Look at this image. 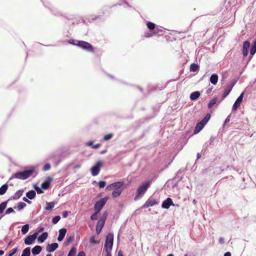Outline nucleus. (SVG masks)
Here are the masks:
<instances>
[{
    "instance_id": "nucleus-1",
    "label": "nucleus",
    "mask_w": 256,
    "mask_h": 256,
    "mask_svg": "<svg viewBox=\"0 0 256 256\" xmlns=\"http://www.w3.org/2000/svg\"><path fill=\"white\" fill-rule=\"evenodd\" d=\"M34 172V168H32L22 172H17L12 175L11 178H16L20 180H26L29 178Z\"/></svg>"
},
{
    "instance_id": "nucleus-2",
    "label": "nucleus",
    "mask_w": 256,
    "mask_h": 256,
    "mask_svg": "<svg viewBox=\"0 0 256 256\" xmlns=\"http://www.w3.org/2000/svg\"><path fill=\"white\" fill-rule=\"evenodd\" d=\"M150 184V182H148L142 183L138 186L136 192V196L134 198V200H136L142 197L147 190Z\"/></svg>"
},
{
    "instance_id": "nucleus-3",
    "label": "nucleus",
    "mask_w": 256,
    "mask_h": 256,
    "mask_svg": "<svg viewBox=\"0 0 256 256\" xmlns=\"http://www.w3.org/2000/svg\"><path fill=\"white\" fill-rule=\"evenodd\" d=\"M76 42H77L75 44V46H76L88 52L92 53L94 52V50L92 46L88 42L83 40H79Z\"/></svg>"
},
{
    "instance_id": "nucleus-4",
    "label": "nucleus",
    "mask_w": 256,
    "mask_h": 256,
    "mask_svg": "<svg viewBox=\"0 0 256 256\" xmlns=\"http://www.w3.org/2000/svg\"><path fill=\"white\" fill-rule=\"evenodd\" d=\"M210 118V114H207L206 116L200 122L198 123L194 130V134L198 133L207 124Z\"/></svg>"
},
{
    "instance_id": "nucleus-5",
    "label": "nucleus",
    "mask_w": 256,
    "mask_h": 256,
    "mask_svg": "<svg viewBox=\"0 0 256 256\" xmlns=\"http://www.w3.org/2000/svg\"><path fill=\"white\" fill-rule=\"evenodd\" d=\"M114 236L113 234L109 233L106 237L104 244V249L106 252H111L113 246Z\"/></svg>"
},
{
    "instance_id": "nucleus-6",
    "label": "nucleus",
    "mask_w": 256,
    "mask_h": 256,
    "mask_svg": "<svg viewBox=\"0 0 256 256\" xmlns=\"http://www.w3.org/2000/svg\"><path fill=\"white\" fill-rule=\"evenodd\" d=\"M107 200L108 198L105 197L96 202L94 206V210L96 213H98L101 210Z\"/></svg>"
},
{
    "instance_id": "nucleus-7",
    "label": "nucleus",
    "mask_w": 256,
    "mask_h": 256,
    "mask_svg": "<svg viewBox=\"0 0 256 256\" xmlns=\"http://www.w3.org/2000/svg\"><path fill=\"white\" fill-rule=\"evenodd\" d=\"M102 166V162L100 160L98 161L96 164L94 166L90 168V171L92 173V176H97L100 170V168Z\"/></svg>"
},
{
    "instance_id": "nucleus-8",
    "label": "nucleus",
    "mask_w": 256,
    "mask_h": 256,
    "mask_svg": "<svg viewBox=\"0 0 256 256\" xmlns=\"http://www.w3.org/2000/svg\"><path fill=\"white\" fill-rule=\"evenodd\" d=\"M106 218V212L104 214L102 217L98 222L96 226V232L98 234H99L104 224Z\"/></svg>"
},
{
    "instance_id": "nucleus-9",
    "label": "nucleus",
    "mask_w": 256,
    "mask_h": 256,
    "mask_svg": "<svg viewBox=\"0 0 256 256\" xmlns=\"http://www.w3.org/2000/svg\"><path fill=\"white\" fill-rule=\"evenodd\" d=\"M38 235V232H34L32 235H30L28 236L24 239V243L26 245H30L32 244L34 241L36 239Z\"/></svg>"
},
{
    "instance_id": "nucleus-10",
    "label": "nucleus",
    "mask_w": 256,
    "mask_h": 256,
    "mask_svg": "<svg viewBox=\"0 0 256 256\" xmlns=\"http://www.w3.org/2000/svg\"><path fill=\"white\" fill-rule=\"evenodd\" d=\"M244 95V92H242L240 95L238 97V98L236 99V101L234 103L233 106H232V110H236L238 108V107L240 106L241 102L242 101L243 97Z\"/></svg>"
},
{
    "instance_id": "nucleus-11",
    "label": "nucleus",
    "mask_w": 256,
    "mask_h": 256,
    "mask_svg": "<svg viewBox=\"0 0 256 256\" xmlns=\"http://www.w3.org/2000/svg\"><path fill=\"white\" fill-rule=\"evenodd\" d=\"M235 84V83H230V84H228L226 88L224 90V93L222 96V100L224 99L230 93L231 90L232 89V88L234 87V85Z\"/></svg>"
},
{
    "instance_id": "nucleus-12",
    "label": "nucleus",
    "mask_w": 256,
    "mask_h": 256,
    "mask_svg": "<svg viewBox=\"0 0 256 256\" xmlns=\"http://www.w3.org/2000/svg\"><path fill=\"white\" fill-rule=\"evenodd\" d=\"M158 204V202L155 199L149 198L146 202L142 206V208H147Z\"/></svg>"
},
{
    "instance_id": "nucleus-13",
    "label": "nucleus",
    "mask_w": 256,
    "mask_h": 256,
    "mask_svg": "<svg viewBox=\"0 0 256 256\" xmlns=\"http://www.w3.org/2000/svg\"><path fill=\"white\" fill-rule=\"evenodd\" d=\"M170 206H174V204L172 198H168L163 202L162 206L164 208L168 209Z\"/></svg>"
},
{
    "instance_id": "nucleus-14",
    "label": "nucleus",
    "mask_w": 256,
    "mask_h": 256,
    "mask_svg": "<svg viewBox=\"0 0 256 256\" xmlns=\"http://www.w3.org/2000/svg\"><path fill=\"white\" fill-rule=\"evenodd\" d=\"M250 46V42L248 41H246L243 44L242 52L244 58L248 55V50Z\"/></svg>"
},
{
    "instance_id": "nucleus-15",
    "label": "nucleus",
    "mask_w": 256,
    "mask_h": 256,
    "mask_svg": "<svg viewBox=\"0 0 256 256\" xmlns=\"http://www.w3.org/2000/svg\"><path fill=\"white\" fill-rule=\"evenodd\" d=\"M124 184V182L123 181H119L118 182H114L112 184H109L107 187L106 189L110 190L112 188H120Z\"/></svg>"
},
{
    "instance_id": "nucleus-16",
    "label": "nucleus",
    "mask_w": 256,
    "mask_h": 256,
    "mask_svg": "<svg viewBox=\"0 0 256 256\" xmlns=\"http://www.w3.org/2000/svg\"><path fill=\"white\" fill-rule=\"evenodd\" d=\"M58 246L57 243H52L50 244H48L46 247V250L48 252H52L54 251Z\"/></svg>"
},
{
    "instance_id": "nucleus-17",
    "label": "nucleus",
    "mask_w": 256,
    "mask_h": 256,
    "mask_svg": "<svg viewBox=\"0 0 256 256\" xmlns=\"http://www.w3.org/2000/svg\"><path fill=\"white\" fill-rule=\"evenodd\" d=\"M66 232V230L64 228L60 229L59 230V236L58 238V240L60 242L63 240Z\"/></svg>"
},
{
    "instance_id": "nucleus-18",
    "label": "nucleus",
    "mask_w": 256,
    "mask_h": 256,
    "mask_svg": "<svg viewBox=\"0 0 256 256\" xmlns=\"http://www.w3.org/2000/svg\"><path fill=\"white\" fill-rule=\"evenodd\" d=\"M48 180L42 182L41 184L42 188L44 190H47L48 188V187L50 184V182L52 180V179L50 177H48Z\"/></svg>"
},
{
    "instance_id": "nucleus-19",
    "label": "nucleus",
    "mask_w": 256,
    "mask_h": 256,
    "mask_svg": "<svg viewBox=\"0 0 256 256\" xmlns=\"http://www.w3.org/2000/svg\"><path fill=\"white\" fill-rule=\"evenodd\" d=\"M200 96V92L198 91H196L192 92L190 95V98L192 100H196Z\"/></svg>"
},
{
    "instance_id": "nucleus-20",
    "label": "nucleus",
    "mask_w": 256,
    "mask_h": 256,
    "mask_svg": "<svg viewBox=\"0 0 256 256\" xmlns=\"http://www.w3.org/2000/svg\"><path fill=\"white\" fill-rule=\"evenodd\" d=\"M218 74H213L211 76L210 78V82L212 84L216 85L218 82Z\"/></svg>"
},
{
    "instance_id": "nucleus-21",
    "label": "nucleus",
    "mask_w": 256,
    "mask_h": 256,
    "mask_svg": "<svg viewBox=\"0 0 256 256\" xmlns=\"http://www.w3.org/2000/svg\"><path fill=\"white\" fill-rule=\"evenodd\" d=\"M48 234L46 232H43L40 236L38 237V240L40 242H43L48 238Z\"/></svg>"
},
{
    "instance_id": "nucleus-22",
    "label": "nucleus",
    "mask_w": 256,
    "mask_h": 256,
    "mask_svg": "<svg viewBox=\"0 0 256 256\" xmlns=\"http://www.w3.org/2000/svg\"><path fill=\"white\" fill-rule=\"evenodd\" d=\"M23 192V190H18L11 197V198L12 200H17L22 195Z\"/></svg>"
},
{
    "instance_id": "nucleus-23",
    "label": "nucleus",
    "mask_w": 256,
    "mask_h": 256,
    "mask_svg": "<svg viewBox=\"0 0 256 256\" xmlns=\"http://www.w3.org/2000/svg\"><path fill=\"white\" fill-rule=\"evenodd\" d=\"M42 251V247L40 246H36L32 249V253L34 255L39 254Z\"/></svg>"
},
{
    "instance_id": "nucleus-24",
    "label": "nucleus",
    "mask_w": 256,
    "mask_h": 256,
    "mask_svg": "<svg viewBox=\"0 0 256 256\" xmlns=\"http://www.w3.org/2000/svg\"><path fill=\"white\" fill-rule=\"evenodd\" d=\"M122 192V190L120 188H116L112 192V196L113 198H117L120 196Z\"/></svg>"
},
{
    "instance_id": "nucleus-25",
    "label": "nucleus",
    "mask_w": 256,
    "mask_h": 256,
    "mask_svg": "<svg viewBox=\"0 0 256 256\" xmlns=\"http://www.w3.org/2000/svg\"><path fill=\"white\" fill-rule=\"evenodd\" d=\"M36 194L35 191L32 190L26 192V196L30 200H32L35 197Z\"/></svg>"
},
{
    "instance_id": "nucleus-26",
    "label": "nucleus",
    "mask_w": 256,
    "mask_h": 256,
    "mask_svg": "<svg viewBox=\"0 0 256 256\" xmlns=\"http://www.w3.org/2000/svg\"><path fill=\"white\" fill-rule=\"evenodd\" d=\"M8 185L7 184H3L0 188V195H2L4 194L8 190Z\"/></svg>"
},
{
    "instance_id": "nucleus-27",
    "label": "nucleus",
    "mask_w": 256,
    "mask_h": 256,
    "mask_svg": "<svg viewBox=\"0 0 256 256\" xmlns=\"http://www.w3.org/2000/svg\"><path fill=\"white\" fill-rule=\"evenodd\" d=\"M199 69V66L196 64H192L190 66V70L191 72H196Z\"/></svg>"
},
{
    "instance_id": "nucleus-28",
    "label": "nucleus",
    "mask_w": 256,
    "mask_h": 256,
    "mask_svg": "<svg viewBox=\"0 0 256 256\" xmlns=\"http://www.w3.org/2000/svg\"><path fill=\"white\" fill-rule=\"evenodd\" d=\"M30 256V248H26L23 250L22 256Z\"/></svg>"
},
{
    "instance_id": "nucleus-29",
    "label": "nucleus",
    "mask_w": 256,
    "mask_h": 256,
    "mask_svg": "<svg viewBox=\"0 0 256 256\" xmlns=\"http://www.w3.org/2000/svg\"><path fill=\"white\" fill-rule=\"evenodd\" d=\"M146 26L150 30H154L156 28V24L154 23L150 22H148L146 23Z\"/></svg>"
},
{
    "instance_id": "nucleus-30",
    "label": "nucleus",
    "mask_w": 256,
    "mask_h": 256,
    "mask_svg": "<svg viewBox=\"0 0 256 256\" xmlns=\"http://www.w3.org/2000/svg\"><path fill=\"white\" fill-rule=\"evenodd\" d=\"M29 230V225L26 224L22 226V234H26Z\"/></svg>"
},
{
    "instance_id": "nucleus-31",
    "label": "nucleus",
    "mask_w": 256,
    "mask_h": 256,
    "mask_svg": "<svg viewBox=\"0 0 256 256\" xmlns=\"http://www.w3.org/2000/svg\"><path fill=\"white\" fill-rule=\"evenodd\" d=\"M217 100H218V99L216 98H215L211 100L210 101L209 103L208 104V108H212L214 106V105L216 103Z\"/></svg>"
},
{
    "instance_id": "nucleus-32",
    "label": "nucleus",
    "mask_w": 256,
    "mask_h": 256,
    "mask_svg": "<svg viewBox=\"0 0 256 256\" xmlns=\"http://www.w3.org/2000/svg\"><path fill=\"white\" fill-rule=\"evenodd\" d=\"M7 205V202H2L0 204V214H2L4 210L6 208Z\"/></svg>"
},
{
    "instance_id": "nucleus-33",
    "label": "nucleus",
    "mask_w": 256,
    "mask_h": 256,
    "mask_svg": "<svg viewBox=\"0 0 256 256\" xmlns=\"http://www.w3.org/2000/svg\"><path fill=\"white\" fill-rule=\"evenodd\" d=\"M90 242L91 244H98L99 243V241L96 240V236H92L90 238Z\"/></svg>"
},
{
    "instance_id": "nucleus-34",
    "label": "nucleus",
    "mask_w": 256,
    "mask_h": 256,
    "mask_svg": "<svg viewBox=\"0 0 256 256\" xmlns=\"http://www.w3.org/2000/svg\"><path fill=\"white\" fill-rule=\"evenodd\" d=\"M76 252V248L75 247H73L71 248L68 252V256H74Z\"/></svg>"
},
{
    "instance_id": "nucleus-35",
    "label": "nucleus",
    "mask_w": 256,
    "mask_h": 256,
    "mask_svg": "<svg viewBox=\"0 0 256 256\" xmlns=\"http://www.w3.org/2000/svg\"><path fill=\"white\" fill-rule=\"evenodd\" d=\"M54 207V203L53 202H46V210H50L52 209Z\"/></svg>"
},
{
    "instance_id": "nucleus-36",
    "label": "nucleus",
    "mask_w": 256,
    "mask_h": 256,
    "mask_svg": "<svg viewBox=\"0 0 256 256\" xmlns=\"http://www.w3.org/2000/svg\"><path fill=\"white\" fill-rule=\"evenodd\" d=\"M60 217L59 216H56L54 217L52 219V222L54 224H56L60 220Z\"/></svg>"
},
{
    "instance_id": "nucleus-37",
    "label": "nucleus",
    "mask_w": 256,
    "mask_h": 256,
    "mask_svg": "<svg viewBox=\"0 0 256 256\" xmlns=\"http://www.w3.org/2000/svg\"><path fill=\"white\" fill-rule=\"evenodd\" d=\"M26 206V204L24 202H20L18 204V208L19 210H20Z\"/></svg>"
},
{
    "instance_id": "nucleus-38",
    "label": "nucleus",
    "mask_w": 256,
    "mask_h": 256,
    "mask_svg": "<svg viewBox=\"0 0 256 256\" xmlns=\"http://www.w3.org/2000/svg\"><path fill=\"white\" fill-rule=\"evenodd\" d=\"M256 52V47L254 46H252L250 50V54L251 55V58L252 56Z\"/></svg>"
},
{
    "instance_id": "nucleus-39",
    "label": "nucleus",
    "mask_w": 256,
    "mask_h": 256,
    "mask_svg": "<svg viewBox=\"0 0 256 256\" xmlns=\"http://www.w3.org/2000/svg\"><path fill=\"white\" fill-rule=\"evenodd\" d=\"M106 184V182L105 181L100 180L98 182V186L100 188H104Z\"/></svg>"
},
{
    "instance_id": "nucleus-40",
    "label": "nucleus",
    "mask_w": 256,
    "mask_h": 256,
    "mask_svg": "<svg viewBox=\"0 0 256 256\" xmlns=\"http://www.w3.org/2000/svg\"><path fill=\"white\" fill-rule=\"evenodd\" d=\"M112 136V134H106L104 137V140L106 141L110 140Z\"/></svg>"
},
{
    "instance_id": "nucleus-41",
    "label": "nucleus",
    "mask_w": 256,
    "mask_h": 256,
    "mask_svg": "<svg viewBox=\"0 0 256 256\" xmlns=\"http://www.w3.org/2000/svg\"><path fill=\"white\" fill-rule=\"evenodd\" d=\"M50 168V164L48 163V164H45V165L44 166L43 168V170L44 171H46V170H49Z\"/></svg>"
},
{
    "instance_id": "nucleus-42",
    "label": "nucleus",
    "mask_w": 256,
    "mask_h": 256,
    "mask_svg": "<svg viewBox=\"0 0 256 256\" xmlns=\"http://www.w3.org/2000/svg\"><path fill=\"white\" fill-rule=\"evenodd\" d=\"M74 236H69L66 240V244H70V242H71L74 240Z\"/></svg>"
},
{
    "instance_id": "nucleus-43",
    "label": "nucleus",
    "mask_w": 256,
    "mask_h": 256,
    "mask_svg": "<svg viewBox=\"0 0 256 256\" xmlns=\"http://www.w3.org/2000/svg\"><path fill=\"white\" fill-rule=\"evenodd\" d=\"M163 32V30L162 29H160L158 28H156L154 29V32H153L154 34H158L159 32Z\"/></svg>"
},
{
    "instance_id": "nucleus-44",
    "label": "nucleus",
    "mask_w": 256,
    "mask_h": 256,
    "mask_svg": "<svg viewBox=\"0 0 256 256\" xmlns=\"http://www.w3.org/2000/svg\"><path fill=\"white\" fill-rule=\"evenodd\" d=\"M14 212V210L13 208H9L6 211L5 214H8Z\"/></svg>"
},
{
    "instance_id": "nucleus-45",
    "label": "nucleus",
    "mask_w": 256,
    "mask_h": 256,
    "mask_svg": "<svg viewBox=\"0 0 256 256\" xmlns=\"http://www.w3.org/2000/svg\"><path fill=\"white\" fill-rule=\"evenodd\" d=\"M18 250L17 248L12 249L11 252L9 253L8 256H12Z\"/></svg>"
},
{
    "instance_id": "nucleus-46",
    "label": "nucleus",
    "mask_w": 256,
    "mask_h": 256,
    "mask_svg": "<svg viewBox=\"0 0 256 256\" xmlns=\"http://www.w3.org/2000/svg\"><path fill=\"white\" fill-rule=\"evenodd\" d=\"M98 213H96V212L92 214L91 216H90V219L92 220H95L97 218V214Z\"/></svg>"
},
{
    "instance_id": "nucleus-47",
    "label": "nucleus",
    "mask_w": 256,
    "mask_h": 256,
    "mask_svg": "<svg viewBox=\"0 0 256 256\" xmlns=\"http://www.w3.org/2000/svg\"><path fill=\"white\" fill-rule=\"evenodd\" d=\"M36 190L38 194L43 193V191L39 188H36Z\"/></svg>"
},
{
    "instance_id": "nucleus-48",
    "label": "nucleus",
    "mask_w": 256,
    "mask_h": 256,
    "mask_svg": "<svg viewBox=\"0 0 256 256\" xmlns=\"http://www.w3.org/2000/svg\"><path fill=\"white\" fill-rule=\"evenodd\" d=\"M100 146V144H94L93 146H92V148H99Z\"/></svg>"
},
{
    "instance_id": "nucleus-49",
    "label": "nucleus",
    "mask_w": 256,
    "mask_h": 256,
    "mask_svg": "<svg viewBox=\"0 0 256 256\" xmlns=\"http://www.w3.org/2000/svg\"><path fill=\"white\" fill-rule=\"evenodd\" d=\"M68 216V212L67 211H64L62 212V216L64 218H66Z\"/></svg>"
},
{
    "instance_id": "nucleus-50",
    "label": "nucleus",
    "mask_w": 256,
    "mask_h": 256,
    "mask_svg": "<svg viewBox=\"0 0 256 256\" xmlns=\"http://www.w3.org/2000/svg\"><path fill=\"white\" fill-rule=\"evenodd\" d=\"M44 227H40L38 232H38V233L41 232L42 231H44Z\"/></svg>"
},
{
    "instance_id": "nucleus-51",
    "label": "nucleus",
    "mask_w": 256,
    "mask_h": 256,
    "mask_svg": "<svg viewBox=\"0 0 256 256\" xmlns=\"http://www.w3.org/2000/svg\"><path fill=\"white\" fill-rule=\"evenodd\" d=\"M24 202H28V204H30L31 202L29 200L28 198H26V197H24L22 198Z\"/></svg>"
},
{
    "instance_id": "nucleus-52",
    "label": "nucleus",
    "mask_w": 256,
    "mask_h": 256,
    "mask_svg": "<svg viewBox=\"0 0 256 256\" xmlns=\"http://www.w3.org/2000/svg\"><path fill=\"white\" fill-rule=\"evenodd\" d=\"M77 256H85V254L84 252H80L78 253Z\"/></svg>"
},
{
    "instance_id": "nucleus-53",
    "label": "nucleus",
    "mask_w": 256,
    "mask_h": 256,
    "mask_svg": "<svg viewBox=\"0 0 256 256\" xmlns=\"http://www.w3.org/2000/svg\"><path fill=\"white\" fill-rule=\"evenodd\" d=\"M230 116H228L226 118V119L225 121H224V124H226V123H228L230 120Z\"/></svg>"
},
{
    "instance_id": "nucleus-54",
    "label": "nucleus",
    "mask_w": 256,
    "mask_h": 256,
    "mask_svg": "<svg viewBox=\"0 0 256 256\" xmlns=\"http://www.w3.org/2000/svg\"><path fill=\"white\" fill-rule=\"evenodd\" d=\"M87 145L92 147V146H93L94 144L92 142L90 141L87 143Z\"/></svg>"
},
{
    "instance_id": "nucleus-55",
    "label": "nucleus",
    "mask_w": 256,
    "mask_h": 256,
    "mask_svg": "<svg viewBox=\"0 0 256 256\" xmlns=\"http://www.w3.org/2000/svg\"><path fill=\"white\" fill-rule=\"evenodd\" d=\"M74 41H75V40H69V42H70V44H74V45H75V44H76V43H74Z\"/></svg>"
},
{
    "instance_id": "nucleus-56",
    "label": "nucleus",
    "mask_w": 256,
    "mask_h": 256,
    "mask_svg": "<svg viewBox=\"0 0 256 256\" xmlns=\"http://www.w3.org/2000/svg\"><path fill=\"white\" fill-rule=\"evenodd\" d=\"M219 242L220 243V244H223L224 242V240L223 238H219Z\"/></svg>"
},
{
    "instance_id": "nucleus-57",
    "label": "nucleus",
    "mask_w": 256,
    "mask_h": 256,
    "mask_svg": "<svg viewBox=\"0 0 256 256\" xmlns=\"http://www.w3.org/2000/svg\"><path fill=\"white\" fill-rule=\"evenodd\" d=\"M224 256H231V254L230 252H226L224 254Z\"/></svg>"
},
{
    "instance_id": "nucleus-58",
    "label": "nucleus",
    "mask_w": 256,
    "mask_h": 256,
    "mask_svg": "<svg viewBox=\"0 0 256 256\" xmlns=\"http://www.w3.org/2000/svg\"><path fill=\"white\" fill-rule=\"evenodd\" d=\"M152 36V34L150 33H147V34H145V36L147 37V38L150 37Z\"/></svg>"
},
{
    "instance_id": "nucleus-59",
    "label": "nucleus",
    "mask_w": 256,
    "mask_h": 256,
    "mask_svg": "<svg viewBox=\"0 0 256 256\" xmlns=\"http://www.w3.org/2000/svg\"><path fill=\"white\" fill-rule=\"evenodd\" d=\"M4 254V251L2 250H0V256H2Z\"/></svg>"
},
{
    "instance_id": "nucleus-60",
    "label": "nucleus",
    "mask_w": 256,
    "mask_h": 256,
    "mask_svg": "<svg viewBox=\"0 0 256 256\" xmlns=\"http://www.w3.org/2000/svg\"><path fill=\"white\" fill-rule=\"evenodd\" d=\"M118 256H123V254L121 252H119L118 253Z\"/></svg>"
},
{
    "instance_id": "nucleus-61",
    "label": "nucleus",
    "mask_w": 256,
    "mask_h": 256,
    "mask_svg": "<svg viewBox=\"0 0 256 256\" xmlns=\"http://www.w3.org/2000/svg\"><path fill=\"white\" fill-rule=\"evenodd\" d=\"M200 156H201L200 154V153H198L197 154V158L198 159L200 158Z\"/></svg>"
},
{
    "instance_id": "nucleus-62",
    "label": "nucleus",
    "mask_w": 256,
    "mask_h": 256,
    "mask_svg": "<svg viewBox=\"0 0 256 256\" xmlns=\"http://www.w3.org/2000/svg\"><path fill=\"white\" fill-rule=\"evenodd\" d=\"M106 256H112V254H111V252H106Z\"/></svg>"
},
{
    "instance_id": "nucleus-63",
    "label": "nucleus",
    "mask_w": 256,
    "mask_h": 256,
    "mask_svg": "<svg viewBox=\"0 0 256 256\" xmlns=\"http://www.w3.org/2000/svg\"><path fill=\"white\" fill-rule=\"evenodd\" d=\"M211 90H212V88H210V89H208V90H206V93H207V94H210V92Z\"/></svg>"
},
{
    "instance_id": "nucleus-64",
    "label": "nucleus",
    "mask_w": 256,
    "mask_h": 256,
    "mask_svg": "<svg viewBox=\"0 0 256 256\" xmlns=\"http://www.w3.org/2000/svg\"><path fill=\"white\" fill-rule=\"evenodd\" d=\"M252 46L256 47V40H255V42Z\"/></svg>"
}]
</instances>
